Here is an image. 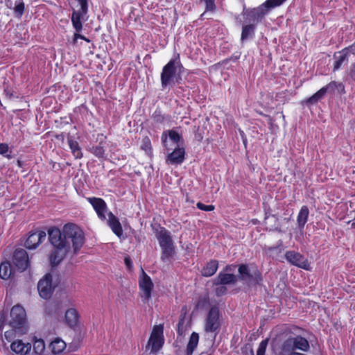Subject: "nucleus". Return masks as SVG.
Listing matches in <instances>:
<instances>
[{
    "label": "nucleus",
    "instance_id": "obj_50",
    "mask_svg": "<svg viewBox=\"0 0 355 355\" xmlns=\"http://www.w3.org/2000/svg\"><path fill=\"white\" fill-rule=\"evenodd\" d=\"M9 151V147L7 144L1 143L0 144V155H5L7 157L10 156L7 155V153Z\"/></svg>",
    "mask_w": 355,
    "mask_h": 355
},
{
    "label": "nucleus",
    "instance_id": "obj_28",
    "mask_svg": "<svg viewBox=\"0 0 355 355\" xmlns=\"http://www.w3.org/2000/svg\"><path fill=\"white\" fill-rule=\"evenodd\" d=\"M86 14H83V12L80 11H76L74 10L71 15V21L73 28L76 31V32H80L83 29V24L81 22V19L83 17L84 15Z\"/></svg>",
    "mask_w": 355,
    "mask_h": 355
},
{
    "label": "nucleus",
    "instance_id": "obj_41",
    "mask_svg": "<svg viewBox=\"0 0 355 355\" xmlns=\"http://www.w3.org/2000/svg\"><path fill=\"white\" fill-rule=\"evenodd\" d=\"M57 305L54 302H46L44 306V312L46 314L52 315L57 313Z\"/></svg>",
    "mask_w": 355,
    "mask_h": 355
},
{
    "label": "nucleus",
    "instance_id": "obj_23",
    "mask_svg": "<svg viewBox=\"0 0 355 355\" xmlns=\"http://www.w3.org/2000/svg\"><path fill=\"white\" fill-rule=\"evenodd\" d=\"M255 29V24H250L243 25L241 35V41L243 42L249 39H252L254 35Z\"/></svg>",
    "mask_w": 355,
    "mask_h": 355
},
{
    "label": "nucleus",
    "instance_id": "obj_60",
    "mask_svg": "<svg viewBox=\"0 0 355 355\" xmlns=\"http://www.w3.org/2000/svg\"><path fill=\"white\" fill-rule=\"evenodd\" d=\"M77 38L83 39L88 42H89V40L87 39L85 36L80 35L78 33H75L74 34V40H76Z\"/></svg>",
    "mask_w": 355,
    "mask_h": 355
},
{
    "label": "nucleus",
    "instance_id": "obj_54",
    "mask_svg": "<svg viewBox=\"0 0 355 355\" xmlns=\"http://www.w3.org/2000/svg\"><path fill=\"white\" fill-rule=\"evenodd\" d=\"M349 54V53L355 55V42L348 47L343 49Z\"/></svg>",
    "mask_w": 355,
    "mask_h": 355
},
{
    "label": "nucleus",
    "instance_id": "obj_40",
    "mask_svg": "<svg viewBox=\"0 0 355 355\" xmlns=\"http://www.w3.org/2000/svg\"><path fill=\"white\" fill-rule=\"evenodd\" d=\"M45 349V344L43 340H36L33 343V351L37 355H40Z\"/></svg>",
    "mask_w": 355,
    "mask_h": 355
},
{
    "label": "nucleus",
    "instance_id": "obj_12",
    "mask_svg": "<svg viewBox=\"0 0 355 355\" xmlns=\"http://www.w3.org/2000/svg\"><path fill=\"white\" fill-rule=\"evenodd\" d=\"M46 234L44 231H36L30 233L25 241V247L28 249H35L46 239Z\"/></svg>",
    "mask_w": 355,
    "mask_h": 355
},
{
    "label": "nucleus",
    "instance_id": "obj_64",
    "mask_svg": "<svg viewBox=\"0 0 355 355\" xmlns=\"http://www.w3.org/2000/svg\"><path fill=\"white\" fill-rule=\"evenodd\" d=\"M270 225H273V224H274V221L270 220Z\"/></svg>",
    "mask_w": 355,
    "mask_h": 355
},
{
    "label": "nucleus",
    "instance_id": "obj_36",
    "mask_svg": "<svg viewBox=\"0 0 355 355\" xmlns=\"http://www.w3.org/2000/svg\"><path fill=\"white\" fill-rule=\"evenodd\" d=\"M25 6L22 0H17L15 5L12 10H14L15 16L17 18H21L24 12Z\"/></svg>",
    "mask_w": 355,
    "mask_h": 355
},
{
    "label": "nucleus",
    "instance_id": "obj_30",
    "mask_svg": "<svg viewBox=\"0 0 355 355\" xmlns=\"http://www.w3.org/2000/svg\"><path fill=\"white\" fill-rule=\"evenodd\" d=\"M281 352L283 355H291L292 353L296 352L294 349L292 337H289L283 342L281 347Z\"/></svg>",
    "mask_w": 355,
    "mask_h": 355
},
{
    "label": "nucleus",
    "instance_id": "obj_6",
    "mask_svg": "<svg viewBox=\"0 0 355 355\" xmlns=\"http://www.w3.org/2000/svg\"><path fill=\"white\" fill-rule=\"evenodd\" d=\"M243 15L245 16L246 20L252 24L257 25L262 21L266 15L269 13V11L263 3L261 4L258 7L254 8H244Z\"/></svg>",
    "mask_w": 355,
    "mask_h": 355
},
{
    "label": "nucleus",
    "instance_id": "obj_11",
    "mask_svg": "<svg viewBox=\"0 0 355 355\" xmlns=\"http://www.w3.org/2000/svg\"><path fill=\"white\" fill-rule=\"evenodd\" d=\"M12 261L20 272L24 271L30 263L27 252L24 249H17L14 252Z\"/></svg>",
    "mask_w": 355,
    "mask_h": 355
},
{
    "label": "nucleus",
    "instance_id": "obj_63",
    "mask_svg": "<svg viewBox=\"0 0 355 355\" xmlns=\"http://www.w3.org/2000/svg\"><path fill=\"white\" fill-rule=\"evenodd\" d=\"M354 220H355V218H354ZM352 226L355 227V223H352Z\"/></svg>",
    "mask_w": 355,
    "mask_h": 355
},
{
    "label": "nucleus",
    "instance_id": "obj_58",
    "mask_svg": "<svg viewBox=\"0 0 355 355\" xmlns=\"http://www.w3.org/2000/svg\"><path fill=\"white\" fill-rule=\"evenodd\" d=\"M125 263L128 268L132 266V261L130 257H125L124 259Z\"/></svg>",
    "mask_w": 355,
    "mask_h": 355
},
{
    "label": "nucleus",
    "instance_id": "obj_35",
    "mask_svg": "<svg viewBox=\"0 0 355 355\" xmlns=\"http://www.w3.org/2000/svg\"><path fill=\"white\" fill-rule=\"evenodd\" d=\"M89 152L94 155L98 158H104L105 157V148L102 145V143L96 146H93L89 148Z\"/></svg>",
    "mask_w": 355,
    "mask_h": 355
},
{
    "label": "nucleus",
    "instance_id": "obj_3",
    "mask_svg": "<svg viewBox=\"0 0 355 355\" xmlns=\"http://www.w3.org/2000/svg\"><path fill=\"white\" fill-rule=\"evenodd\" d=\"M238 281L246 284L248 287L260 285L263 282L261 272L253 263H241L238 266Z\"/></svg>",
    "mask_w": 355,
    "mask_h": 355
},
{
    "label": "nucleus",
    "instance_id": "obj_51",
    "mask_svg": "<svg viewBox=\"0 0 355 355\" xmlns=\"http://www.w3.org/2000/svg\"><path fill=\"white\" fill-rule=\"evenodd\" d=\"M80 4V10L79 11L83 12V14H87V0H78Z\"/></svg>",
    "mask_w": 355,
    "mask_h": 355
},
{
    "label": "nucleus",
    "instance_id": "obj_17",
    "mask_svg": "<svg viewBox=\"0 0 355 355\" xmlns=\"http://www.w3.org/2000/svg\"><path fill=\"white\" fill-rule=\"evenodd\" d=\"M64 322L70 328L74 329L79 322V314L74 308H70L65 312Z\"/></svg>",
    "mask_w": 355,
    "mask_h": 355
},
{
    "label": "nucleus",
    "instance_id": "obj_49",
    "mask_svg": "<svg viewBox=\"0 0 355 355\" xmlns=\"http://www.w3.org/2000/svg\"><path fill=\"white\" fill-rule=\"evenodd\" d=\"M153 117L154 121L158 123H162L165 119V117L161 114V112L157 110L154 112Z\"/></svg>",
    "mask_w": 355,
    "mask_h": 355
},
{
    "label": "nucleus",
    "instance_id": "obj_37",
    "mask_svg": "<svg viewBox=\"0 0 355 355\" xmlns=\"http://www.w3.org/2000/svg\"><path fill=\"white\" fill-rule=\"evenodd\" d=\"M184 309V307L182 309V313L179 318V322L178 324V334L180 336H182L184 334L186 327L184 325L185 323V316H186V312H183Z\"/></svg>",
    "mask_w": 355,
    "mask_h": 355
},
{
    "label": "nucleus",
    "instance_id": "obj_34",
    "mask_svg": "<svg viewBox=\"0 0 355 355\" xmlns=\"http://www.w3.org/2000/svg\"><path fill=\"white\" fill-rule=\"evenodd\" d=\"M324 94L322 89H319L316 93L308 98L305 101V103L308 105L316 104L319 101L324 98Z\"/></svg>",
    "mask_w": 355,
    "mask_h": 355
},
{
    "label": "nucleus",
    "instance_id": "obj_33",
    "mask_svg": "<svg viewBox=\"0 0 355 355\" xmlns=\"http://www.w3.org/2000/svg\"><path fill=\"white\" fill-rule=\"evenodd\" d=\"M340 89L343 92L345 90L344 85L342 83H337L336 81H331L324 87H322L324 94L333 93L336 89Z\"/></svg>",
    "mask_w": 355,
    "mask_h": 355
},
{
    "label": "nucleus",
    "instance_id": "obj_7",
    "mask_svg": "<svg viewBox=\"0 0 355 355\" xmlns=\"http://www.w3.org/2000/svg\"><path fill=\"white\" fill-rule=\"evenodd\" d=\"M139 288L141 291V297L144 303H147L151 298V292L154 285L150 277L141 269V275L139 280Z\"/></svg>",
    "mask_w": 355,
    "mask_h": 355
},
{
    "label": "nucleus",
    "instance_id": "obj_9",
    "mask_svg": "<svg viewBox=\"0 0 355 355\" xmlns=\"http://www.w3.org/2000/svg\"><path fill=\"white\" fill-rule=\"evenodd\" d=\"M284 257L291 265L309 270H310L309 263L302 254L294 250L286 251Z\"/></svg>",
    "mask_w": 355,
    "mask_h": 355
},
{
    "label": "nucleus",
    "instance_id": "obj_53",
    "mask_svg": "<svg viewBox=\"0 0 355 355\" xmlns=\"http://www.w3.org/2000/svg\"><path fill=\"white\" fill-rule=\"evenodd\" d=\"M17 0H5L6 6L10 10H12L15 5Z\"/></svg>",
    "mask_w": 355,
    "mask_h": 355
},
{
    "label": "nucleus",
    "instance_id": "obj_26",
    "mask_svg": "<svg viewBox=\"0 0 355 355\" xmlns=\"http://www.w3.org/2000/svg\"><path fill=\"white\" fill-rule=\"evenodd\" d=\"M68 144L71 150L73 155L76 159H80L83 157V153L80 148L79 144L72 139V137L68 134L67 135Z\"/></svg>",
    "mask_w": 355,
    "mask_h": 355
},
{
    "label": "nucleus",
    "instance_id": "obj_25",
    "mask_svg": "<svg viewBox=\"0 0 355 355\" xmlns=\"http://www.w3.org/2000/svg\"><path fill=\"white\" fill-rule=\"evenodd\" d=\"M66 346V343L64 340L57 338L50 343L49 347L51 349V352L54 355H57L62 353L65 349Z\"/></svg>",
    "mask_w": 355,
    "mask_h": 355
},
{
    "label": "nucleus",
    "instance_id": "obj_46",
    "mask_svg": "<svg viewBox=\"0 0 355 355\" xmlns=\"http://www.w3.org/2000/svg\"><path fill=\"white\" fill-rule=\"evenodd\" d=\"M204 1L206 4V8H205L206 11H213L215 10V8H216L215 0H204Z\"/></svg>",
    "mask_w": 355,
    "mask_h": 355
},
{
    "label": "nucleus",
    "instance_id": "obj_13",
    "mask_svg": "<svg viewBox=\"0 0 355 355\" xmlns=\"http://www.w3.org/2000/svg\"><path fill=\"white\" fill-rule=\"evenodd\" d=\"M238 282L237 275L232 273L220 272L213 281L214 285L235 284Z\"/></svg>",
    "mask_w": 355,
    "mask_h": 355
},
{
    "label": "nucleus",
    "instance_id": "obj_57",
    "mask_svg": "<svg viewBox=\"0 0 355 355\" xmlns=\"http://www.w3.org/2000/svg\"><path fill=\"white\" fill-rule=\"evenodd\" d=\"M236 267H237V266H236V265H234V264L227 265V266L225 267V268H224V271H225V272H231V271H234Z\"/></svg>",
    "mask_w": 355,
    "mask_h": 355
},
{
    "label": "nucleus",
    "instance_id": "obj_43",
    "mask_svg": "<svg viewBox=\"0 0 355 355\" xmlns=\"http://www.w3.org/2000/svg\"><path fill=\"white\" fill-rule=\"evenodd\" d=\"M161 139H162V142L163 146H164V148L167 150H169L172 149V148H173L172 144H168V135H167V132L166 131H164L162 133V137H161Z\"/></svg>",
    "mask_w": 355,
    "mask_h": 355
},
{
    "label": "nucleus",
    "instance_id": "obj_62",
    "mask_svg": "<svg viewBox=\"0 0 355 355\" xmlns=\"http://www.w3.org/2000/svg\"><path fill=\"white\" fill-rule=\"evenodd\" d=\"M278 248H279V247H277V246L269 247V248H268V252H271V251H273V250H277Z\"/></svg>",
    "mask_w": 355,
    "mask_h": 355
},
{
    "label": "nucleus",
    "instance_id": "obj_29",
    "mask_svg": "<svg viewBox=\"0 0 355 355\" xmlns=\"http://www.w3.org/2000/svg\"><path fill=\"white\" fill-rule=\"evenodd\" d=\"M199 341V335L196 332H193L190 336L189 343L187 346V355H192L193 351L197 347Z\"/></svg>",
    "mask_w": 355,
    "mask_h": 355
},
{
    "label": "nucleus",
    "instance_id": "obj_59",
    "mask_svg": "<svg viewBox=\"0 0 355 355\" xmlns=\"http://www.w3.org/2000/svg\"><path fill=\"white\" fill-rule=\"evenodd\" d=\"M55 138L58 140L61 141L62 142L64 141L65 139V135L64 132H62L60 134H58L55 135Z\"/></svg>",
    "mask_w": 355,
    "mask_h": 355
},
{
    "label": "nucleus",
    "instance_id": "obj_45",
    "mask_svg": "<svg viewBox=\"0 0 355 355\" xmlns=\"http://www.w3.org/2000/svg\"><path fill=\"white\" fill-rule=\"evenodd\" d=\"M196 207L200 209V210H202V211H213L214 209V206L212 205H206L200 202H198L197 205H196Z\"/></svg>",
    "mask_w": 355,
    "mask_h": 355
},
{
    "label": "nucleus",
    "instance_id": "obj_14",
    "mask_svg": "<svg viewBox=\"0 0 355 355\" xmlns=\"http://www.w3.org/2000/svg\"><path fill=\"white\" fill-rule=\"evenodd\" d=\"M184 148L175 147L172 153L168 154L166 162L171 164H181L184 161Z\"/></svg>",
    "mask_w": 355,
    "mask_h": 355
},
{
    "label": "nucleus",
    "instance_id": "obj_27",
    "mask_svg": "<svg viewBox=\"0 0 355 355\" xmlns=\"http://www.w3.org/2000/svg\"><path fill=\"white\" fill-rule=\"evenodd\" d=\"M309 214V208L306 206H302L298 213L297 218V226L300 229H303L307 222Z\"/></svg>",
    "mask_w": 355,
    "mask_h": 355
},
{
    "label": "nucleus",
    "instance_id": "obj_47",
    "mask_svg": "<svg viewBox=\"0 0 355 355\" xmlns=\"http://www.w3.org/2000/svg\"><path fill=\"white\" fill-rule=\"evenodd\" d=\"M4 93L6 94V96L11 100L14 98H19V95H17L15 92H14L13 91H12L11 89L7 87L4 89Z\"/></svg>",
    "mask_w": 355,
    "mask_h": 355
},
{
    "label": "nucleus",
    "instance_id": "obj_31",
    "mask_svg": "<svg viewBox=\"0 0 355 355\" xmlns=\"http://www.w3.org/2000/svg\"><path fill=\"white\" fill-rule=\"evenodd\" d=\"M12 273L11 264L9 262H3L0 265V277L3 279L10 278Z\"/></svg>",
    "mask_w": 355,
    "mask_h": 355
},
{
    "label": "nucleus",
    "instance_id": "obj_48",
    "mask_svg": "<svg viewBox=\"0 0 355 355\" xmlns=\"http://www.w3.org/2000/svg\"><path fill=\"white\" fill-rule=\"evenodd\" d=\"M141 148L145 150L146 152H150L151 144H150V141L148 137H145L143 139V144L141 145Z\"/></svg>",
    "mask_w": 355,
    "mask_h": 355
},
{
    "label": "nucleus",
    "instance_id": "obj_24",
    "mask_svg": "<svg viewBox=\"0 0 355 355\" xmlns=\"http://www.w3.org/2000/svg\"><path fill=\"white\" fill-rule=\"evenodd\" d=\"M349 54L344 49L335 53L334 58L335 59L334 64V71H336L339 69L345 62L348 61Z\"/></svg>",
    "mask_w": 355,
    "mask_h": 355
},
{
    "label": "nucleus",
    "instance_id": "obj_20",
    "mask_svg": "<svg viewBox=\"0 0 355 355\" xmlns=\"http://www.w3.org/2000/svg\"><path fill=\"white\" fill-rule=\"evenodd\" d=\"M12 352L17 354L26 355L31 349L30 343H24L21 340H18L12 342L10 345Z\"/></svg>",
    "mask_w": 355,
    "mask_h": 355
},
{
    "label": "nucleus",
    "instance_id": "obj_42",
    "mask_svg": "<svg viewBox=\"0 0 355 355\" xmlns=\"http://www.w3.org/2000/svg\"><path fill=\"white\" fill-rule=\"evenodd\" d=\"M268 338L263 340L258 347L257 355H265L266 347L268 343Z\"/></svg>",
    "mask_w": 355,
    "mask_h": 355
},
{
    "label": "nucleus",
    "instance_id": "obj_10",
    "mask_svg": "<svg viewBox=\"0 0 355 355\" xmlns=\"http://www.w3.org/2000/svg\"><path fill=\"white\" fill-rule=\"evenodd\" d=\"M37 290L41 297L49 299L51 297L54 287L52 286V275L49 273L39 281Z\"/></svg>",
    "mask_w": 355,
    "mask_h": 355
},
{
    "label": "nucleus",
    "instance_id": "obj_21",
    "mask_svg": "<svg viewBox=\"0 0 355 355\" xmlns=\"http://www.w3.org/2000/svg\"><path fill=\"white\" fill-rule=\"evenodd\" d=\"M294 345L295 351L296 349L301 350L302 352H308L310 349L309 341L301 336H297L292 337Z\"/></svg>",
    "mask_w": 355,
    "mask_h": 355
},
{
    "label": "nucleus",
    "instance_id": "obj_16",
    "mask_svg": "<svg viewBox=\"0 0 355 355\" xmlns=\"http://www.w3.org/2000/svg\"><path fill=\"white\" fill-rule=\"evenodd\" d=\"M88 200L90 204L95 209L98 216L101 220H105L106 218L105 211L107 209V205L105 202L102 198L95 197L89 198Z\"/></svg>",
    "mask_w": 355,
    "mask_h": 355
},
{
    "label": "nucleus",
    "instance_id": "obj_5",
    "mask_svg": "<svg viewBox=\"0 0 355 355\" xmlns=\"http://www.w3.org/2000/svg\"><path fill=\"white\" fill-rule=\"evenodd\" d=\"M164 343L163 336V326L156 325L153 329L148 344L146 347V350L150 349V353L155 354L161 349Z\"/></svg>",
    "mask_w": 355,
    "mask_h": 355
},
{
    "label": "nucleus",
    "instance_id": "obj_39",
    "mask_svg": "<svg viewBox=\"0 0 355 355\" xmlns=\"http://www.w3.org/2000/svg\"><path fill=\"white\" fill-rule=\"evenodd\" d=\"M286 1V0H266L263 3L270 12L272 9L282 6Z\"/></svg>",
    "mask_w": 355,
    "mask_h": 355
},
{
    "label": "nucleus",
    "instance_id": "obj_38",
    "mask_svg": "<svg viewBox=\"0 0 355 355\" xmlns=\"http://www.w3.org/2000/svg\"><path fill=\"white\" fill-rule=\"evenodd\" d=\"M167 135L173 144L176 145V147H179L180 142L183 140L182 136L173 130H168Z\"/></svg>",
    "mask_w": 355,
    "mask_h": 355
},
{
    "label": "nucleus",
    "instance_id": "obj_19",
    "mask_svg": "<svg viewBox=\"0 0 355 355\" xmlns=\"http://www.w3.org/2000/svg\"><path fill=\"white\" fill-rule=\"evenodd\" d=\"M107 223L112 232L120 238L123 235V229L119 219L112 212L108 214Z\"/></svg>",
    "mask_w": 355,
    "mask_h": 355
},
{
    "label": "nucleus",
    "instance_id": "obj_1",
    "mask_svg": "<svg viewBox=\"0 0 355 355\" xmlns=\"http://www.w3.org/2000/svg\"><path fill=\"white\" fill-rule=\"evenodd\" d=\"M49 241L53 249L50 254L49 260L52 266H57L66 257L71 249L70 243L74 254H76L85 241L83 232L75 224L67 223L60 230L52 227L48 230Z\"/></svg>",
    "mask_w": 355,
    "mask_h": 355
},
{
    "label": "nucleus",
    "instance_id": "obj_2",
    "mask_svg": "<svg viewBox=\"0 0 355 355\" xmlns=\"http://www.w3.org/2000/svg\"><path fill=\"white\" fill-rule=\"evenodd\" d=\"M183 68L180 62L179 55L172 58L162 69L161 73V85L163 89L172 86L175 83L180 84L182 78L180 76Z\"/></svg>",
    "mask_w": 355,
    "mask_h": 355
},
{
    "label": "nucleus",
    "instance_id": "obj_61",
    "mask_svg": "<svg viewBox=\"0 0 355 355\" xmlns=\"http://www.w3.org/2000/svg\"><path fill=\"white\" fill-rule=\"evenodd\" d=\"M12 331H10H10H6V332H5V337H6V340H8V341H10V340H9V337H10V335H12Z\"/></svg>",
    "mask_w": 355,
    "mask_h": 355
},
{
    "label": "nucleus",
    "instance_id": "obj_4",
    "mask_svg": "<svg viewBox=\"0 0 355 355\" xmlns=\"http://www.w3.org/2000/svg\"><path fill=\"white\" fill-rule=\"evenodd\" d=\"M26 323V314L25 309L20 305L14 306L10 311V326L14 329L24 332Z\"/></svg>",
    "mask_w": 355,
    "mask_h": 355
},
{
    "label": "nucleus",
    "instance_id": "obj_52",
    "mask_svg": "<svg viewBox=\"0 0 355 355\" xmlns=\"http://www.w3.org/2000/svg\"><path fill=\"white\" fill-rule=\"evenodd\" d=\"M242 351L243 353H245L246 355H254L253 349L250 345H246L244 348H243Z\"/></svg>",
    "mask_w": 355,
    "mask_h": 355
},
{
    "label": "nucleus",
    "instance_id": "obj_55",
    "mask_svg": "<svg viewBox=\"0 0 355 355\" xmlns=\"http://www.w3.org/2000/svg\"><path fill=\"white\" fill-rule=\"evenodd\" d=\"M350 78L355 82V64H353L349 71Z\"/></svg>",
    "mask_w": 355,
    "mask_h": 355
},
{
    "label": "nucleus",
    "instance_id": "obj_15",
    "mask_svg": "<svg viewBox=\"0 0 355 355\" xmlns=\"http://www.w3.org/2000/svg\"><path fill=\"white\" fill-rule=\"evenodd\" d=\"M265 211V225L267 229L270 231L277 230L279 229V222L276 215L272 214L270 207H267L264 205Z\"/></svg>",
    "mask_w": 355,
    "mask_h": 355
},
{
    "label": "nucleus",
    "instance_id": "obj_22",
    "mask_svg": "<svg viewBox=\"0 0 355 355\" xmlns=\"http://www.w3.org/2000/svg\"><path fill=\"white\" fill-rule=\"evenodd\" d=\"M218 268V261L217 260H211L206 264L201 270V275L203 277H209L214 275Z\"/></svg>",
    "mask_w": 355,
    "mask_h": 355
},
{
    "label": "nucleus",
    "instance_id": "obj_56",
    "mask_svg": "<svg viewBox=\"0 0 355 355\" xmlns=\"http://www.w3.org/2000/svg\"><path fill=\"white\" fill-rule=\"evenodd\" d=\"M5 323H6L5 316L3 315H0V334L3 331V328L4 325H5Z\"/></svg>",
    "mask_w": 355,
    "mask_h": 355
},
{
    "label": "nucleus",
    "instance_id": "obj_32",
    "mask_svg": "<svg viewBox=\"0 0 355 355\" xmlns=\"http://www.w3.org/2000/svg\"><path fill=\"white\" fill-rule=\"evenodd\" d=\"M162 248V256L161 259L162 261H166L171 257L174 253L173 243L170 245H165L160 246Z\"/></svg>",
    "mask_w": 355,
    "mask_h": 355
},
{
    "label": "nucleus",
    "instance_id": "obj_44",
    "mask_svg": "<svg viewBox=\"0 0 355 355\" xmlns=\"http://www.w3.org/2000/svg\"><path fill=\"white\" fill-rule=\"evenodd\" d=\"M218 287L215 289V294L218 297H220L226 294L227 288L225 285H217Z\"/></svg>",
    "mask_w": 355,
    "mask_h": 355
},
{
    "label": "nucleus",
    "instance_id": "obj_18",
    "mask_svg": "<svg viewBox=\"0 0 355 355\" xmlns=\"http://www.w3.org/2000/svg\"><path fill=\"white\" fill-rule=\"evenodd\" d=\"M155 236L160 246L173 243L171 233L165 227H160L157 230Z\"/></svg>",
    "mask_w": 355,
    "mask_h": 355
},
{
    "label": "nucleus",
    "instance_id": "obj_8",
    "mask_svg": "<svg viewBox=\"0 0 355 355\" xmlns=\"http://www.w3.org/2000/svg\"><path fill=\"white\" fill-rule=\"evenodd\" d=\"M220 313L217 306H212L207 314L205 330L206 332H216L220 327L219 320Z\"/></svg>",
    "mask_w": 355,
    "mask_h": 355
}]
</instances>
